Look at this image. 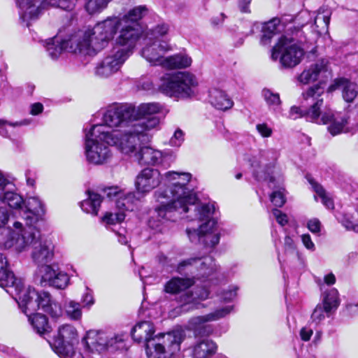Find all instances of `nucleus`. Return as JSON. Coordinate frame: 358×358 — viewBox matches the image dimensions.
Returning a JSON list of instances; mask_svg holds the SVG:
<instances>
[{"label":"nucleus","mask_w":358,"mask_h":358,"mask_svg":"<svg viewBox=\"0 0 358 358\" xmlns=\"http://www.w3.org/2000/svg\"><path fill=\"white\" fill-rule=\"evenodd\" d=\"M217 343L209 338H200L192 345L189 350L192 358H210L217 351Z\"/></svg>","instance_id":"23"},{"label":"nucleus","mask_w":358,"mask_h":358,"mask_svg":"<svg viewBox=\"0 0 358 358\" xmlns=\"http://www.w3.org/2000/svg\"><path fill=\"white\" fill-rule=\"evenodd\" d=\"M57 270H55L50 265L45 264L38 266L35 273V281L41 286L50 284Z\"/></svg>","instance_id":"37"},{"label":"nucleus","mask_w":358,"mask_h":358,"mask_svg":"<svg viewBox=\"0 0 358 358\" xmlns=\"http://www.w3.org/2000/svg\"><path fill=\"white\" fill-rule=\"evenodd\" d=\"M257 157L261 159L262 170L256 171V177L258 180H268L270 188H273L271 183L274 181V178L271 173L278 157V152L273 149L262 150L257 152Z\"/></svg>","instance_id":"21"},{"label":"nucleus","mask_w":358,"mask_h":358,"mask_svg":"<svg viewBox=\"0 0 358 358\" xmlns=\"http://www.w3.org/2000/svg\"><path fill=\"white\" fill-rule=\"evenodd\" d=\"M125 213L122 211L115 213H106L102 217V222L106 225H115L122 222L125 218Z\"/></svg>","instance_id":"45"},{"label":"nucleus","mask_w":358,"mask_h":358,"mask_svg":"<svg viewBox=\"0 0 358 358\" xmlns=\"http://www.w3.org/2000/svg\"><path fill=\"white\" fill-rule=\"evenodd\" d=\"M6 247H14L18 252L32 248L31 257L33 262L38 265H43L51 262L53 257V245L48 241L40 238V233L31 225L23 227L20 223V231L16 232V240L9 238L3 240Z\"/></svg>","instance_id":"4"},{"label":"nucleus","mask_w":358,"mask_h":358,"mask_svg":"<svg viewBox=\"0 0 358 358\" xmlns=\"http://www.w3.org/2000/svg\"><path fill=\"white\" fill-rule=\"evenodd\" d=\"M146 6H137L122 15H112L97 22L92 28L95 35L94 49L104 48L118 34L115 44L120 46L135 47L143 34L141 20L148 15Z\"/></svg>","instance_id":"2"},{"label":"nucleus","mask_w":358,"mask_h":358,"mask_svg":"<svg viewBox=\"0 0 358 358\" xmlns=\"http://www.w3.org/2000/svg\"><path fill=\"white\" fill-rule=\"evenodd\" d=\"M64 310L66 315L72 320H79L82 317V308L78 302L73 300L66 301Z\"/></svg>","instance_id":"40"},{"label":"nucleus","mask_w":358,"mask_h":358,"mask_svg":"<svg viewBox=\"0 0 358 358\" xmlns=\"http://www.w3.org/2000/svg\"><path fill=\"white\" fill-rule=\"evenodd\" d=\"M85 155L88 162L101 165L112 157L109 148L108 131L101 124L93 125L89 131L85 129Z\"/></svg>","instance_id":"7"},{"label":"nucleus","mask_w":358,"mask_h":358,"mask_svg":"<svg viewBox=\"0 0 358 358\" xmlns=\"http://www.w3.org/2000/svg\"><path fill=\"white\" fill-rule=\"evenodd\" d=\"M124 347V338L122 336H108L107 343V350H116L122 349Z\"/></svg>","instance_id":"51"},{"label":"nucleus","mask_w":358,"mask_h":358,"mask_svg":"<svg viewBox=\"0 0 358 358\" xmlns=\"http://www.w3.org/2000/svg\"><path fill=\"white\" fill-rule=\"evenodd\" d=\"M270 200L275 207H282L286 201L285 189L280 187L277 190H274L270 195Z\"/></svg>","instance_id":"49"},{"label":"nucleus","mask_w":358,"mask_h":358,"mask_svg":"<svg viewBox=\"0 0 358 358\" xmlns=\"http://www.w3.org/2000/svg\"><path fill=\"white\" fill-rule=\"evenodd\" d=\"M78 343V332L71 324L59 327L50 346L61 358H69L74 355V345Z\"/></svg>","instance_id":"13"},{"label":"nucleus","mask_w":358,"mask_h":358,"mask_svg":"<svg viewBox=\"0 0 358 358\" xmlns=\"http://www.w3.org/2000/svg\"><path fill=\"white\" fill-rule=\"evenodd\" d=\"M209 291L203 287H196L192 291H184L176 297L180 313L188 312L200 308L201 301L207 299Z\"/></svg>","instance_id":"17"},{"label":"nucleus","mask_w":358,"mask_h":358,"mask_svg":"<svg viewBox=\"0 0 358 358\" xmlns=\"http://www.w3.org/2000/svg\"><path fill=\"white\" fill-rule=\"evenodd\" d=\"M92 28L78 30L72 34L66 40L60 41L52 38L46 42V50L49 56L55 59L64 50L83 55H95L102 49H94L95 35L91 33Z\"/></svg>","instance_id":"6"},{"label":"nucleus","mask_w":358,"mask_h":358,"mask_svg":"<svg viewBox=\"0 0 358 358\" xmlns=\"http://www.w3.org/2000/svg\"><path fill=\"white\" fill-rule=\"evenodd\" d=\"M7 203L8 206L13 209H22L25 202L22 196L16 192L13 189L6 188L5 190L0 192V203Z\"/></svg>","instance_id":"29"},{"label":"nucleus","mask_w":358,"mask_h":358,"mask_svg":"<svg viewBox=\"0 0 358 358\" xmlns=\"http://www.w3.org/2000/svg\"><path fill=\"white\" fill-rule=\"evenodd\" d=\"M310 183L312 184L313 187L317 196L321 199L322 203L329 209L334 208L333 200L328 196L324 188L316 182H313L310 181Z\"/></svg>","instance_id":"44"},{"label":"nucleus","mask_w":358,"mask_h":358,"mask_svg":"<svg viewBox=\"0 0 358 358\" xmlns=\"http://www.w3.org/2000/svg\"><path fill=\"white\" fill-rule=\"evenodd\" d=\"M110 145L122 154L135 157V152H138L143 141L148 140L147 132L137 127L135 124L124 129L108 131Z\"/></svg>","instance_id":"9"},{"label":"nucleus","mask_w":358,"mask_h":358,"mask_svg":"<svg viewBox=\"0 0 358 358\" xmlns=\"http://www.w3.org/2000/svg\"><path fill=\"white\" fill-rule=\"evenodd\" d=\"M272 214L280 225L285 226L288 222V219H287V215L285 213H282L278 209H277V208L273 209Z\"/></svg>","instance_id":"60"},{"label":"nucleus","mask_w":358,"mask_h":358,"mask_svg":"<svg viewBox=\"0 0 358 358\" xmlns=\"http://www.w3.org/2000/svg\"><path fill=\"white\" fill-rule=\"evenodd\" d=\"M20 231V222H14L12 228H8L3 229L2 232L0 233V246H3L5 248H10L11 247H6L3 243V240L12 238L16 240V232Z\"/></svg>","instance_id":"42"},{"label":"nucleus","mask_w":358,"mask_h":358,"mask_svg":"<svg viewBox=\"0 0 358 358\" xmlns=\"http://www.w3.org/2000/svg\"><path fill=\"white\" fill-rule=\"evenodd\" d=\"M169 31V26L165 24H158L154 29L150 30L146 37H151L152 40H162Z\"/></svg>","instance_id":"48"},{"label":"nucleus","mask_w":358,"mask_h":358,"mask_svg":"<svg viewBox=\"0 0 358 358\" xmlns=\"http://www.w3.org/2000/svg\"><path fill=\"white\" fill-rule=\"evenodd\" d=\"M15 288L14 296L20 308L26 315L34 313L41 308L53 319L62 315L61 306L52 299L48 292H37L34 288L25 287L23 283H18Z\"/></svg>","instance_id":"5"},{"label":"nucleus","mask_w":358,"mask_h":358,"mask_svg":"<svg viewBox=\"0 0 358 358\" xmlns=\"http://www.w3.org/2000/svg\"><path fill=\"white\" fill-rule=\"evenodd\" d=\"M162 153L149 146H142L135 152V159L141 165H155L161 161Z\"/></svg>","instance_id":"26"},{"label":"nucleus","mask_w":358,"mask_h":358,"mask_svg":"<svg viewBox=\"0 0 358 358\" xmlns=\"http://www.w3.org/2000/svg\"><path fill=\"white\" fill-rule=\"evenodd\" d=\"M311 122L317 124H327V131L333 136L348 131L347 127L348 117L335 114L329 109L324 110L321 115L319 116L318 120Z\"/></svg>","instance_id":"20"},{"label":"nucleus","mask_w":358,"mask_h":358,"mask_svg":"<svg viewBox=\"0 0 358 358\" xmlns=\"http://www.w3.org/2000/svg\"><path fill=\"white\" fill-rule=\"evenodd\" d=\"M326 316L328 315H327L324 306L321 303H319L317 305L312 313L311 320L313 322L317 324L324 320Z\"/></svg>","instance_id":"52"},{"label":"nucleus","mask_w":358,"mask_h":358,"mask_svg":"<svg viewBox=\"0 0 358 358\" xmlns=\"http://www.w3.org/2000/svg\"><path fill=\"white\" fill-rule=\"evenodd\" d=\"M27 316L29 317L32 327L39 335L42 336L50 331L51 327L48 324V318L45 315L31 313V314L29 313Z\"/></svg>","instance_id":"34"},{"label":"nucleus","mask_w":358,"mask_h":358,"mask_svg":"<svg viewBox=\"0 0 358 358\" xmlns=\"http://www.w3.org/2000/svg\"><path fill=\"white\" fill-rule=\"evenodd\" d=\"M8 262L5 256L0 253V287L7 293L14 296L15 288L18 283H23L22 280L15 278L13 273L8 269Z\"/></svg>","instance_id":"24"},{"label":"nucleus","mask_w":358,"mask_h":358,"mask_svg":"<svg viewBox=\"0 0 358 358\" xmlns=\"http://www.w3.org/2000/svg\"><path fill=\"white\" fill-rule=\"evenodd\" d=\"M341 223L346 229L358 231V210L345 213Z\"/></svg>","instance_id":"41"},{"label":"nucleus","mask_w":358,"mask_h":358,"mask_svg":"<svg viewBox=\"0 0 358 358\" xmlns=\"http://www.w3.org/2000/svg\"><path fill=\"white\" fill-rule=\"evenodd\" d=\"M96 338L95 341L91 342V344L96 348L97 351L101 352L107 350V343L108 336L103 333H99L96 335Z\"/></svg>","instance_id":"50"},{"label":"nucleus","mask_w":358,"mask_h":358,"mask_svg":"<svg viewBox=\"0 0 358 358\" xmlns=\"http://www.w3.org/2000/svg\"><path fill=\"white\" fill-rule=\"evenodd\" d=\"M236 287H231L228 290H224L221 294L220 298L224 302H229L232 301L236 296Z\"/></svg>","instance_id":"58"},{"label":"nucleus","mask_w":358,"mask_h":358,"mask_svg":"<svg viewBox=\"0 0 358 358\" xmlns=\"http://www.w3.org/2000/svg\"><path fill=\"white\" fill-rule=\"evenodd\" d=\"M301 241L306 249L311 251H314L315 250V244L312 241L309 234H303L301 236Z\"/></svg>","instance_id":"63"},{"label":"nucleus","mask_w":358,"mask_h":358,"mask_svg":"<svg viewBox=\"0 0 358 358\" xmlns=\"http://www.w3.org/2000/svg\"><path fill=\"white\" fill-rule=\"evenodd\" d=\"M327 315L336 311L340 304L338 292L337 289L332 288L322 294V303Z\"/></svg>","instance_id":"35"},{"label":"nucleus","mask_w":358,"mask_h":358,"mask_svg":"<svg viewBox=\"0 0 358 358\" xmlns=\"http://www.w3.org/2000/svg\"><path fill=\"white\" fill-rule=\"evenodd\" d=\"M304 52L303 48L294 43L293 38L281 36L273 48L271 59L274 61L279 59L282 66L292 68L301 62Z\"/></svg>","instance_id":"10"},{"label":"nucleus","mask_w":358,"mask_h":358,"mask_svg":"<svg viewBox=\"0 0 358 358\" xmlns=\"http://www.w3.org/2000/svg\"><path fill=\"white\" fill-rule=\"evenodd\" d=\"M247 160L250 163V166L255 169V173L257 170H262L261 159L259 157H257V152L249 155L247 158Z\"/></svg>","instance_id":"59"},{"label":"nucleus","mask_w":358,"mask_h":358,"mask_svg":"<svg viewBox=\"0 0 358 358\" xmlns=\"http://www.w3.org/2000/svg\"><path fill=\"white\" fill-rule=\"evenodd\" d=\"M282 25L278 18H273L266 22L263 27V35L262 36V42L264 44L269 43L271 38L280 31Z\"/></svg>","instance_id":"38"},{"label":"nucleus","mask_w":358,"mask_h":358,"mask_svg":"<svg viewBox=\"0 0 358 358\" xmlns=\"http://www.w3.org/2000/svg\"><path fill=\"white\" fill-rule=\"evenodd\" d=\"M88 197L80 203L82 210L92 215L98 214L102 199L99 194L87 191Z\"/></svg>","instance_id":"33"},{"label":"nucleus","mask_w":358,"mask_h":358,"mask_svg":"<svg viewBox=\"0 0 358 358\" xmlns=\"http://www.w3.org/2000/svg\"><path fill=\"white\" fill-rule=\"evenodd\" d=\"M69 281V278L66 273L57 271L56 275H55L50 285L58 289H64L67 286Z\"/></svg>","instance_id":"47"},{"label":"nucleus","mask_w":358,"mask_h":358,"mask_svg":"<svg viewBox=\"0 0 358 358\" xmlns=\"http://www.w3.org/2000/svg\"><path fill=\"white\" fill-rule=\"evenodd\" d=\"M195 76L187 72L166 73L159 80V90L170 97L186 99L194 94Z\"/></svg>","instance_id":"8"},{"label":"nucleus","mask_w":358,"mask_h":358,"mask_svg":"<svg viewBox=\"0 0 358 358\" xmlns=\"http://www.w3.org/2000/svg\"><path fill=\"white\" fill-rule=\"evenodd\" d=\"M166 113L165 107L158 102L143 103L136 108L134 106V122L137 127L148 132L159 126L158 115Z\"/></svg>","instance_id":"11"},{"label":"nucleus","mask_w":358,"mask_h":358,"mask_svg":"<svg viewBox=\"0 0 358 358\" xmlns=\"http://www.w3.org/2000/svg\"><path fill=\"white\" fill-rule=\"evenodd\" d=\"M122 192L118 189L117 187H110L104 189L105 194L110 199H113L115 197L117 199L122 194Z\"/></svg>","instance_id":"61"},{"label":"nucleus","mask_w":358,"mask_h":358,"mask_svg":"<svg viewBox=\"0 0 358 358\" xmlns=\"http://www.w3.org/2000/svg\"><path fill=\"white\" fill-rule=\"evenodd\" d=\"M225 17L226 16L224 13H220L218 15L214 16L210 19V24L213 27H218L223 24Z\"/></svg>","instance_id":"64"},{"label":"nucleus","mask_w":358,"mask_h":358,"mask_svg":"<svg viewBox=\"0 0 358 358\" xmlns=\"http://www.w3.org/2000/svg\"><path fill=\"white\" fill-rule=\"evenodd\" d=\"M192 174L188 172L170 171L161 175L157 169H145L137 176L135 185L138 195L142 197L162 182L163 187L155 192V197L159 206L155 212L159 218L173 220L176 213H187L194 207L196 217L199 222H204L199 229L186 230L191 242L199 241L206 248H213L220 241L216 231L217 222L211 216L215 212L213 203L194 206L197 198L189 186Z\"/></svg>","instance_id":"1"},{"label":"nucleus","mask_w":358,"mask_h":358,"mask_svg":"<svg viewBox=\"0 0 358 358\" xmlns=\"http://www.w3.org/2000/svg\"><path fill=\"white\" fill-rule=\"evenodd\" d=\"M134 106L132 105H113L109 106L103 115L102 120L104 124H101L106 127L127 129L134 124Z\"/></svg>","instance_id":"14"},{"label":"nucleus","mask_w":358,"mask_h":358,"mask_svg":"<svg viewBox=\"0 0 358 358\" xmlns=\"http://www.w3.org/2000/svg\"><path fill=\"white\" fill-rule=\"evenodd\" d=\"M331 11L324 8H321L317 11L314 20L313 29L319 34L327 32L330 22Z\"/></svg>","instance_id":"36"},{"label":"nucleus","mask_w":358,"mask_h":358,"mask_svg":"<svg viewBox=\"0 0 358 358\" xmlns=\"http://www.w3.org/2000/svg\"><path fill=\"white\" fill-rule=\"evenodd\" d=\"M184 141V134L182 130L178 129L170 139V144L173 146L179 147Z\"/></svg>","instance_id":"57"},{"label":"nucleus","mask_w":358,"mask_h":358,"mask_svg":"<svg viewBox=\"0 0 358 358\" xmlns=\"http://www.w3.org/2000/svg\"><path fill=\"white\" fill-rule=\"evenodd\" d=\"M209 102L218 110H226L234 106L231 99L222 90L211 89L209 91Z\"/></svg>","instance_id":"27"},{"label":"nucleus","mask_w":358,"mask_h":358,"mask_svg":"<svg viewBox=\"0 0 358 358\" xmlns=\"http://www.w3.org/2000/svg\"><path fill=\"white\" fill-rule=\"evenodd\" d=\"M143 197L136 192H122V194L116 200V206L120 210L132 211L135 206Z\"/></svg>","instance_id":"31"},{"label":"nucleus","mask_w":358,"mask_h":358,"mask_svg":"<svg viewBox=\"0 0 358 358\" xmlns=\"http://www.w3.org/2000/svg\"><path fill=\"white\" fill-rule=\"evenodd\" d=\"M262 94L267 105L270 107L275 108L280 105L281 101L279 94L274 93L268 89H264Z\"/></svg>","instance_id":"46"},{"label":"nucleus","mask_w":358,"mask_h":358,"mask_svg":"<svg viewBox=\"0 0 358 358\" xmlns=\"http://www.w3.org/2000/svg\"><path fill=\"white\" fill-rule=\"evenodd\" d=\"M171 50L169 42L165 40H152L151 37L145 38V45L141 50V56L154 66H160L164 54Z\"/></svg>","instance_id":"16"},{"label":"nucleus","mask_w":358,"mask_h":358,"mask_svg":"<svg viewBox=\"0 0 358 358\" xmlns=\"http://www.w3.org/2000/svg\"><path fill=\"white\" fill-rule=\"evenodd\" d=\"M112 0H87L85 9L90 14L100 13L104 10Z\"/></svg>","instance_id":"43"},{"label":"nucleus","mask_w":358,"mask_h":358,"mask_svg":"<svg viewBox=\"0 0 358 358\" xmlns=\"http://www.w3.org/2000/svg\"><path fill=\"white\" fill-rule=\"evenodd\" d=\"M190 324L195 326L193 331L196 336H208L212 334L213 331L210 325H206L204 324V323H201L200 324H192V319L190 320Z\"/></svg>","instance_id":"53"},{"label":"nucleus","mask_w":358,"mask_h":358,"mask_svg":"<svg viewBox=\"0 0 358 358\" xmlns=\"http://www.w3.org/2000/svg\"><path fill=\"white\" fill-rule=\"evenodd\" d=\"M194 284L190 278L176 277L169 280L164 285V291L171 294H180Z\"/></svg>","instance_id":"28"},{"label":"nucleus","mask_w":358,"mask_h":358,"mask_svg":"<svg viewBox=\"0 0 358 358\" xmlns=\"http://www.w3.org/2000/svg\"><path fill=\"white\" fill-rule=\"evenodd\" d=\"M215 270L214 259L210 256L192 257L181 261L177 266L180 273L195 271L200 272L203 275H208Z\"/></svg>","instance_id":"18"},{"label":"nucleus","mask_w":358,"mask_h":358,"mask_svg":"<svg viewBox=\"0 0 358 358\" xmlns=\"http://www.w3.org/2000/svg\"><path fill=\"white\" fill-rule=\"evenodd\" d=\"M99 62L95 68L96 76L108 78L117 72L125 61L131 55L134 47L117 45Z\"/></svg>","instance_id":"12"},{"label":"nucleus","mask_w":358,"mask_h":358,"mask_svg":"<svg viewBox=\"0 0 358 358\" xmlns=\"http://www.w3.org/2000/svg\"><path fill=\"white\" fill-rule=\"evenodd\" d=\"M19 9L20 20L29 27L31 22L37 20L41 14V8L50 6L46 0H15Z\"/></svg>","instance_id":"19"},{"label":"nucleus","mask_w":358,"mask_h":358,"mask_svg":"<svg viewBox=\"0 0 358 358\" xmlns=\"http://www.w3.org/2000/svg\"><path fill=\"white\" fill-rule=\"evenodd\" d=\"M191 64L192 59L186 55L178 54L164 57L160 66L166 69H174L187 68Z\"/></svg>","instance_id":"32"},{"label":"nucleus","mask_w":358,"mask_h":358,"mask_svg":"<svg viewBox=\"0 0 358 358\" xmlns=\"http://www.w3.org/2000/svg\"><path fill=\"white\" fill-rule=\"evenodd\" d=\"M308 229L313 233H319L320 231L321 224L319 220L314 218L310 220L307 223Z\"/></svg>","instance_id":"62"},{"label":"nucleus","mask_w":358,"mask_h":358,"mask_svg":"<svg viewBox=\"0 0 358 358\" xmlns=\"http://www.w3.org/2000/svg\"><path fill=\"white\" fill-rule=\"evenodd\" d=\"M24 206H25L29 213L36 216V220H37L38 218L45 213L44 206L42 201L37 196L28 198L27 201Z\"/></svg>","instance_id":"39"},{"label":"nucleus","mask_w":358,"mask_h":358,"mask_svg":"<svg viewBox=\"0 0 358 358\" xmlns=\"http://www.w3.org/2000/svg\"><path fill=\"white\" fill-rule=\"evenodd\" d=\"M307 109L303 110L300 107L298 106H292L290 108L289 117L291 119L296 120L297 118L305 117L308 120V116L306 115Z\"/></svg>","instance_id":"55"},{"label":"nucleus","mask_w":358,"mask_h":358,"mask_svg":"<svg viewBox=\"0 0 358 358\" xmlns=\"http://www.w3.org/2000/svg\"><path fill=\"white\" fill-rule=\"evenodd\" d=\"M155 332L154 324L150 321L137 323L131 331L136 342L145 343L148 358H166V348L170 354L179 351L180 344L186 336L185 331L180 328L160 336L153 337Z\"/></svg>","instance_id":"3"},{"label":"nucleus","mask_w":358,"mask_h":358,"mask_svg":"<svg viewBox=\"0 0 358 358\" xmlns=\"http://www.w3.org/2000/svg\"><path fill=\"white\" fill-rule=\"evenodd\" d=\"M258 133L263 138H268L272 136L273 129L266 123H260L256 125Z\"/></svg>","instance_id":"56"},{"label":"nucleus","mask_w":358,"mask_h":358,"mask_svg":"<svg viewBox=\"0 0 358 358\" xmlns=\"http://www.w3.org/2000/svg\"><path fill=\"white\" fill-rule=\"evenodd\" d=\"M233 310L234 306L231 305L217 308L214 312L207 315L192 317V323L200 324L201 323L217 321L230 314Z\"/></svg>","instance_id":"30"},{"label":"nucleus","mask_w":358,"mask_h":358,"mask_svg":"<svg viewBox=\"0 0 358 358\" xmlns=\"http://www.w3.org/2000/svg\"><path fill=\"white\" fill-rule=\"evenodd\" d=\"M328 74H330L329 61L320 59L306 68L298 76L297 80L300 83L306 85L320 78L327 77Z\"/></svg>","instance_id":"22"},{"label":"nucleus","mask_w":358,"mask_h":358,"mask_svg":"<svg viewBox=\"0 0 358 358\" xmlns=\"http://www.w3.org/2000/svg\"><path fill=\"white\" fill-rule=\"evenodd\" d=\"M324 87L322 83L314 85L302 93L303 100L309 106L306 115L308 121H317L322 112L321 108L324 104L323 96Z\"/></svg>","instance_id":"15"},{"label":"nucleus","mask_w":358,"mask_h":358,"mask_svg":"<svg viewBox=\"0 0 358 358\" xmlns=\"http://www.w3.org/2000/svg\"><path fill=\"white\" fill-rule=\"evenodd\" d=\"M10 218L9 210L5 207H0V233L3 229L10 228V227H6Z\"/></svg>","instance_id":"54"},{"label":"nucleus","mask_w":358,"mask_h":358,"mask_svg":"<svg viewBox=\"0 0 358 358\" xmlns=\"http://www.w3.org/2000/svg\"><path fill=\"white\" fill-rule=\"evenodd\" d=\"M336 90L342 92L343 99L347 102H352L357 95V87L354 83L343 78L335 79L329 87L328 91L331 92Z\"/></svg>","instance_id":"25"}]
</instances>
